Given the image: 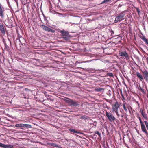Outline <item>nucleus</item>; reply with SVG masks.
<instances>
[{"instance_id": "29", "label": "nucleus", "mask_w": 148, "mask_h": 148, "mask_svg": "<svg viewBox=\"0 0 148 148\" xmlns=\"http://www.w3.org/2000/svg\"><path fill=\"white\" fill-rule=\"evenodd\" d=\"M122 19H121V20H120V19H115V20L114 21V23H116L119 21H121Z\"/></svg>"}, {"instance_id": "27", "label": "nucleus", "mask_w": 148, "mask_h": 148, "mask_svg": "<svg viewBox=\"0 0 148 148\" xmlns=\"http://www.w3.org/2000/svg\"><path fill=\"white\" fill-rule=\"evenodd\" d=\"M136 9L137 12L138 13V14H139L140 13V11L139 8H136Z\"/></svg>"}, {"instance_id": "30", "label": "nucleus", "mask_w": 148, "mask_h": 148, "mask_svg": "<svg viewBox=\"0 0 148 148\" xmlns=\"http://www.w3.org/2000/svg\"><path fill=\"white\" fill-rule=\"evenodd\" d=\"M5 48L7 49V50H8L9 49V47L6 44H5Z\"/></svg>"}, {"instance_id": "17", "label": "nucleus", "mask_w": 148, "mask_h": 148, "mask_svg": "<svg viewBox=\"0 0 148 148\" xmlns=\"http://www.w3.org/2000/svg\"><path fill=\"white\" fill-rule=\"evenodd\" d=\"M49 145L51 146H53V147H58V148H60L61 147L60 146H58V145L55 143H50L49 144Z\"/></svg>"}, {"instance_id": "28", "label": "nucleus", "mask_w": 148, "mask_h": 148, "mask_svg": "<svg viewBox=\"0 0 148 148\" xmlns=\"http://www.w3.org/2000/svg\"><path fill=\"white\" fill-rule=\"evenodd\" d=\"M114 112L116 113V115L117 116V117L119 118L120 116V115L119 114L118 112V111H117L116 112Z\"/></svg>"}, {"instance_id": "6", "label": "nucleus", "mask_w": 148, "mask_h": 148, "mask_svg": "<svg viewBox=\"0 0 148 148\" xmlns=\"http://www.w3.org/2000/svg\"><path fill=\"white\" fill-rule=\"evenodd\" d=\"M5 22H7V23H5L6 25L8 26L12 27L13 26L14 23V19H13V20L11 19H6Z\"/></svg>"}, {"instance_id": "14", "label": "nucleus", "mask_w": 148, "mask_h": 148, "mask_svg": "<svg viewBox=\"0 0 148 148\" xmlns=\"http://www.w3.org/2000/svg\"><path fill=\"white\" fill-rule=\"evenodd\" d=\"M0 31L2 34H5V28L4 26L1 24H0Z\"/></svg>"}, {"instance_id": "8", "label": "nucleus", "mask_w": 148, "mask_h": 148, "mask_svg": "<svg viewBox=\"0 0 148 148\" xmlns=\"http://www.w3.org/2000/svg\"><path fill=\"white\" fill-rule=\"evenodd\" d=\"M13 2H11L10 3L9 1H8V3L9 5V6H10L11 8L12 7H14L16 5H16L18 6V3L17 1H16V0H12Z\"/></svg>"}, {"instance_id": "33", "label": "nucleus", "mask_w": 148, "mask_h": 148, "mask_svg": "<svg viewBox=\"0 0 148 148\" xmlns=\"http://www.w3.org/2000/svg\"><path fill=\"white\" fill-rule=\"evenodd\" d=\"M108 75L110 76H113L112 74V73H110L109 74H108Z\"/></svg>"}, {"instance_id": "37", "label": "nucleus", "mask_w": 148, "mask_h": 148, "mask_svg": "<svg viewBox=\"0 0 148 148\" xmlns=\"http://www.w3.org/2000/svg\"><path fill=\"white\" fill-rule=\"evenodd\" d=\"M146 60L147 62V63L148 64V57L146 58Z\"/></svg>"}, {"instance_id": "7", "label": "nucleus", "mask_w": 148, "mask_h": 148, "mask_svg": "<svg viewBox=\"0 0 148 148\" xmlns=\"http://www.w3.org/2000/svg\"><path fill=\"white\" fill-rule=\"evenodd\" d=\"M41 27L42 29L45 31H48L49 32L54 33L55 32V30L51 29L50 28L44 25H42L41 26Z\"/></svg>"}, {"instance_id": "19", "label": "nucleus", "mask_w": 148, "mask_h": 148, "mask_svg": "<svg viewBox=\"0 0 148 148\" xmlns=\"http://www.w3.org/2000/svg\"><path fill=\"white\" fill-rule=\"evenodd\" d=\"M69 130L70 131L75 133L80 134V133L79 132H77V131L75 130L74 129L72 128H70L69 129Z\"/></svg>"}, {"instance_id": "18", "label": "nucleus", "mask_w": 148, "mask_h": 148, "mask_svg": "<svg viewBox=\"0 0 148 148\" xmlns=\"http://www.w3.org/2000/svg\"><path fill=\"white\" fill-rule=\"evenodd\" d=\"M141 39L145 42L146 44L148 45V40L146 38L145 36H143Z\"/></svg>"}, {"instance_id": "38", "label": "nucleus", "mask_w": 148, "mask_h": 148, "mask_svg": "<svg viewBox=\"0 0 148 148\" xmlns=\"http://www.w3.org/2000/svg\"><path fill=\"white\" fill-rule=\"evenodd\" d=\"M130 108H132L131 106H130Z\"/></svg>"}, {"instance_id": "34", "label": "nucleus", "mask_w": 148, "mask_h": 148, "mask_svg": "<svg viewBox=\"0 0 148 148\" xmlns=\"http://www.w3.org/2000/svg\"><path fill=\"white\" fill-rule=\"evenodd\" d=\"M110 32L111 34H114V31L112 30H111L110 31Z\"/></svg>"}, {"instance_id": "36", "label": "nucleus", "mask_w": 148, "mask_h": 148, "mask_svg": "<svg viewBox=\"0 0 148 148\" xmlns=\"http://www.w3.org/2000/svg\"><path fill=\"white\" fill-rule=\"evenodd\" d=\"M124 116V114L122 113V115H121V117L122 118Z\"/></svg>"}, {"instance_id": "31", "label": "nucleus", "mask_w": 148, "mask_h": 148, "mask_svg": "<svg viewBox=\"0 0 148 148\" xmlns=\"http://www.w3.org/2000/svg\"><path fill=\"white\" fill-rule=\"evenodd\" d=\"M110 0H104L102 2V3H104L106 2H108Z\"/></svg>"}, {"instance_id": "20", "label": "nucleus", "mask_w": 148, "mask_h": 148, "mask_svg": "<svg viewBox=\"0 0 148 148\" xmlns=\"http://www.w3.org/2000/svg\"><path fill=\"white\" fill-rule=\"evenodd\" d=\"M103 90V88H95L94 89V90L97 92H100L101 91Z\"/></svg>"}, {"instance_id": "23", "label": "nucleus", "mask_w": 148, "mask_h": 148, "mask_svg": "<svg viewBox=\"0 0 148 148\" xmlns=\"http://www.w3.org/2000/svg\"><path fill=\"white\" fill-rule=\"evenodd\" d=\"M143 88H142L140 87V85H139L138 87V89L139 90L141 91L143 93H144L145 92L143 89Z\"/></svg>"}, {"instance_id": "22", "label": "nucleus", "mask_w": 148, "mask_h": 148, "mask_svg": "<svg viewBox=\"0 0 148 148\" xmlns=\"http://www.w3.org/2000/svg\"><path fill=\"white\" fill-rule=\"evenodd\" d=\"M88 118L89 117L86 116H82L80 117V118L81 119H83V120L88 119Z\"/></svg>"}, {"instance_id": "10", "label": "nucleus", "mask_w": 148, "mask_h": 148, "mask_svg": "<svg viewBox=\"0 0 148 148\" xmlns=\"http://www.w3.org/2000/svg\"><path fill=\"white\" fill-rule=\"evenodd\" d=\"M142 73L143 74V77L145 79V80L148 81V72L146 70H145L144 71H142Z\"/></svg>"}, {"instance_id": "12", "label": "nucleus", "mask_w": 148, "mask_h": 148, "mask_svg": "<svg viewBox=\"0 0 148 148\" xmlns=\"http://www.w3.org/2000/svg\"><path fill=\"white\" fill-rule=\"evenodd\" d=\"M136 75L137 77L139 78L140 81H142L143 79V77L142 75L138 71H137L136 73Z\"/></svg>"}, {"instance_id": "3", "label": "nucleus", "mask_w": 148, "mask_h": 148, "mask_svg": "<svg viewBox=\"0 0 148 148\" xmlns=\"http://www.w3.org/2000/svg\"><path fill=\"white\" fill-rule=\"evenodd\" d=\"M66 103L70 106H77L79 105L78 102L75 101H74L73 99H68L66 100Z\"/></svg>"}, {"instance_id": "9", "label": "nucleus", "mask_w": 148, "mask_h": 148, "mask_svg": "<svg viewBox=\"0 0 148 148\" xmlns=\"http://www.w3.org/2000/svg\"><path fill=\"white\" fill-rule=\"evenodd\" d=\"M119 55L120 56L124 57L126 58H129L128 54L125 51L124 52H121L119 51Z\"/></svg>"}, {"instance_id": "13", "label": "nucleus", "mask_w": 148, "mask_h": 148, "mask_svg": "<svg viewBox=\"0 0 148 148\" xmlns=\"http://www.w3.org/2000/svg\"><path fill=\"white\" fill-rule=\"evenodd\" d=\"M122 106L123 109L125 110L126 112H128V110L129 111L130 113H131V112L129 108L127 106H126L125 103H123L122 104Z\"/></svg>"}, {"instance_id": "1", "label": "nucleus", "mask_w": 148, "mask_h": 148, "mask_svg": "<svg viewBox=\"0 0 148 148\" xmlns=\"http://www.w3.org/2000/svg\"><path fill=\"white\" fill-rule=\"evenodd\" d=\"M60 32L61 33L62 38L64 39L65 40H68L70 39L71 36L67 32L63 30H62L60 31Z\"/></svg>"}, {"instance_id": "21", "label": "nucleus", "mask_w": 148, "mask_h": 148, "mask_svg": "<svg viewBox=\"0 0 148 148\" xmlns=\"http://www.w3.org/2000/svg\"><path fill=\"white\" fill-rule=\"evenodd\" d=\"M31 127V125H29L23 124V127L25 128H30Z\"/></svg>"}, {"instance_id": "25", "label": "nucleus", "mask_w": 148, "mask_h": 148, "mask_svg": "<svg viewBox=\"0 0 148 148\" xmlns=\"http://www.w3.org/2000/svg\"><path fill=\"white\" fill-rule=\"evenodd\" d=\"M92 60H87V61H85L81 62H77V63H85L89 62H90L91 61H92Z\"/></svg>"}, {"instance_id": "11", "label": "nucleus", "mask_w": 148, "mask_h": 148, "mask_svg": "<svg viewBox=\"0 0 148 148\" xmlns=\"http://www.w3.org/2000/svg\"><path fill=\"white\" fill-rule=\"evenodd\" d=\"M0 147L3 148H12L13 146L12 145H6L0 142Z\"/></svg>"}, {"instance_id": "2", "label": "nucleus", "mask_w": 148, "mask_h": 148, "mask_svg": "<svg viewBox=\"0 0 148 148\" xmlns=\"http://www.w3.org/2000/svg\"><path fill=\"white\" fill-rule=\"evenodd\" d=\"M120 106V104L118 101H116L112 105V112L114 113V112L118 111V108Z\"/></svg>"}, {"instance_id": "16", "label": "nucleus", "mask_w": 148, "mask_h": 148, "mask_svg": "<svg viewBox=\"0 0 148 148\" xmlns=\"http://www.w3.org/2000/svg\"><path fill=\"white\" fill-rule=\"evenodd\" d=\"M140 112L141 114L142 115L143 117L144 118L146 119L147 118V116L145 114V112H144L142 108L140 109Z\"/></svg>"}, {"instance_id": "24", "label": "nucleus", "mask_w": 148, "mask_h": 148, "mask_svg": "<svg viewBox=\"0 0 148 148\" xmlns=\"http://www.w3.org/2000/svg\"><path fill=\"white\" fill-rule=\"evenodd\" d=\"M23 124H17L15 125V127H23Z\"/></svg>"}, {"instance_id": "4", "label": "nucleus", "mask_w": 148, "mask_h": 148, "mask_svg": "<svg viewBox=\"0 0 148 148\" xmlns=\"http://www.w3.org/2000/svg\"><path fill=\"white\" fill-rule=\"evenodd\" d=\"M106 116L110 122L114 121L116 120V118L112 114L106 111Z\"/></svg>"}, {"instance_id": "35", "label": "nucleus", "mask_w": 148, "mask_h": 148, "mask_svg": "<svg viewBox=\"0 0 148 148\" xmlns=\"http://www.w3.org/2000/svg\"><path fill=\"white\" fill-rule=\"evenodd\" d=\"M136 103L137 104H138V106H139V102L138 101H136Z\"/></svg>"}, {"instance_id": "5", "label": "nucleus", "mask_w": 148, "mask_h": 148, "mask_svg": "<svg viewBox=\"0 0 148 148\" xmlns=\"http://www.w3.org/2000/svg\"><path fill=\"white\" fill-rule=\"evenodd\" d=\"M138 119L140 123L141 129L142 131L147 136H148V133L146 129L145 125L143 123L141 118L139 117Z\"/></svg>"}, {"instance_id": "26", "label": "nucleus", "mask_w": 148, "mask_h": 148, "mask_svg": "<svg viewBox=\"0 0 148 148\" xmlns=\"http://www.w3.org/2000/svg\"><path fill=\"white\" fill-rule=\"evenodd\" d=\"M94 133L95 134H97L100 137L101 136V134L98 131H95Z\"/></svg>"}, {"instance_id": "15", "label": "nucleus", "mask_w": 148, "mask_h": 148, "mask_svg": "<svg viewBox=\"0 0 148 148\" xmlns=\"http://www.w3.org/2000/svg\"><path fill=\"white\" fill-rule=\"evenodd\" d=\"M125 14L124 12H122L119 14L117 15V16L116 18H121L124 17L125 15Z\"/></svg>"}, {"instance_id": "32", "label": "nucleus", "mask_w": 148, "mask_h": 148, "mask_svg": "<svg viewBox=\"0 0 148 148\" xmlns=\"http://www.w3.org/2000/svg\"><path fill=\"white\" fill-rule=\"evenodd\" d=\"M100 71H101V72H105L106 71V69H101Z\"/></svg>"}]
</instances>
